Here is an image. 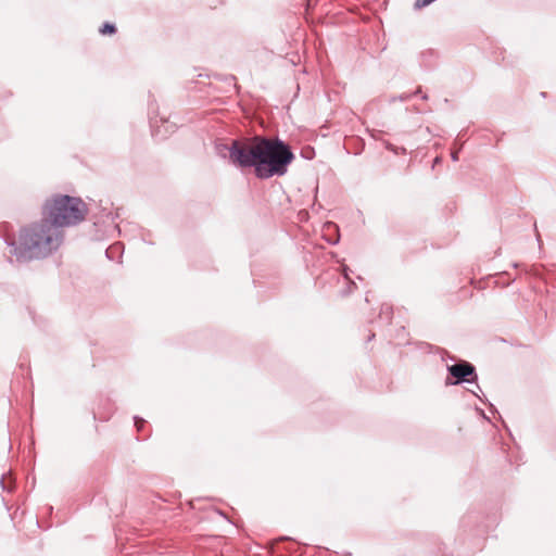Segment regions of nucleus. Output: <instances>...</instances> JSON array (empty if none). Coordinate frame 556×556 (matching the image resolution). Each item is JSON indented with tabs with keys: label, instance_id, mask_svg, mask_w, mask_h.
<instances>
[{
	"label": "nucleus",
	"instance_id": "f257e3e1",
	"mask_svg": "<svg viewBox=\"0 0 556 556\" xmlns=\"http://www.w3.org/2000/svg\"><path fill=\"white\" fill-rule=\"evenodd\" d=\"M223 148L228 151L232 165L240 168L253 167L260 179L285 175L294 159L289 146L281 140L258 136L249 140H233L230 146Z\"/></svg>",
	"mask_w": 556,
	"mask_h": 556
},
{
	"label": "nucleus",
	"instance_id": "f03ea898",
	"mask_svg": "<svg viewBox=\"0 0 556 556\" xmlns=\"http://www.w3.org/2000/svg\"><path fill=\"white\" fill-rule=\"evenodd\" d=\"M64 241V231L47 218L24 227L18 236V255L42 260L56 252Z\"/></svg>",
	"mask_w": 556,
	"mask_h": 556
},
{
	"label": "nucleus",
	"instance_id": "7ed1b4c3",
	"mask_svg": "<svg viewBox=\"0 0 556 556\" xmlns=\"http://www.w3.org/2000/svg\"><path fill=\"white\" fill-rule=\"evenodd\" d=\"M86 204L79 198L54 195L43 206V215L59 228L74 226L85 219Z\"/></svg>",
	"mask_w": 556,
	"mask_h": 556
},
{
	"label": "nucleus",
	"instance_id": "20e7f679",
	"mask_svg": "<svg viewBox=\"0 0 556 556\" xmlns=\"http://www.w3.org/2000/svg\"><path fill=\"white\" fill-rule=\"evenodd\" d=\"M447 370L455 381L446 380V384H458L462 382H470L477 378L475 367L468 362H460L447 367Z\"/></svg>",
	"mask_w": 556,
	"mask_h": 556
},
{
	"label": "nucleus",
	"instance_id": "39448f33",
	"mask_svg": "<svg viewBox=\"0 0 556 556\" xmlns=\"http://www.w3.org/2000/svg\"><path fill=\"white\" fill-rule=\"evenodd\" d=\"M115 26L113 24H110V23H105L102 28H100V33L102 35H105V34H114L115 33Z\"/></svg>",
	"mask_w": 556,
	"mask_h": 556
},
{
	"label": "nucleus",
	"instance_id": "423d86ee",
	"mask_svg": "<svg viewBox=\"0 0 556 556\" xmlns=\"http://www.w3.org/2000/svg\"><path fill=\"white\" fill-rule=\"evenodd\" d=\"M434 0H416L415 2V7L420 9V8H424V7H427L429 5L430 3H432Z\"/></svg>",
	"mask_w": 556,
	"mask_h": 556
},
{
	"label": "nucleus",
	"instance_id": "0eeeda50",
	"mask_svg": "<svg viewBox=\"0 0 556 556\" xmlns=\"http://www.w3.org/2000/svg\"><path fill=\"white\" fill-rule=\"evenodd\" d=\"M144 420L138 417H135V425L137 426L138 430H140L141 426L143 425Z\"/></svg>",
	"mask_w": 556,
	"mask_h": 556
},
{
	"label": "nucleus",
	"instance_id": "6e6552de",
	"mask_svg": "<svg viewBox=\"0 0 556 556\" xmlns=\"http://www.w3.org/2000/svg\"><path fill=\"white\" fill-rule=\"evenodd\" d=\"M348 271H349L348 266L343 265V266H342V273H343V275H344V277H345L346 279H349V274H348Z\"/></svg>",
	"mask_w": 556,
	"mask_h": 556
},
{
	"label": "nucleus",
	"instance_id": "1a4fd4ad",
	"mask_svg": "<svg viewBox=\"0 0 556 556\" xmlns=\"http://www.w3.org/2000/svg\"><path fill=\"white\" fill-rule=\"evenodd\" d=\"M452 160L453 161H458V152H453L452 153Z\"/></svg>",
	"mask_w": 556,
	"mask_h": 556
},
{
	"label": "nucleus",
	"instance_id": "9d476101",
	"mask_svg": "<svg viewBox=\"0 0 556 556\" xmlns=\"http://www.w3.org/2000/svg\"><path fill=\"white\" fill-rule=\"evenodd\" d=\"M408 98H409V96H401L402 101L407 100Z\"/></svg>",
	"mask_w": 556,
	"mask_h": 556
},
{
	"label": "nucleus",
	"instance_id": "9b49d317",
	"mask_svg": "<svg viewBox=\"0 0 556 556\" xmlns=\"http://www.w3.org/2000/svg\"><path fill=\"white\" fill-rule=\"evenodd\" d=\"M421 92V89L418 88L416 91H415V94H419Z\"/></svg>",
	"mask_w": 556,
	"mask_h": 556
},
{
	"label": "nucleus",
	"instance_id": "f8f14e48",
	"mask_svg": "<svg viewBox=\"0 0 556 556\" xmlns=\"http://www.w3.org/2000/svg\"><path fill=\"white\" fill-rule=\"evenodd\" d=\"M1 483H2L3 489H5V486H4V477H2Z\"/></svg>",
	"mask_w": 556,
	"mask_h": 556
},
{
	"label": "nucleus",
	"instance_id": "ddd939ff",
	"mask_svg": "<svg viewBox=\"0 0 556 556\" xmlns=\"http://www.w3.org/2000/svg\"><path fill=\"white\" fill-rule=\"evenodd\" d=\"M424 100H427L428 99V96L427 94H422L421 97Z\"/></svg>",
	"mask_w": 556,
	"mask_h": 556
}]
</instances>
